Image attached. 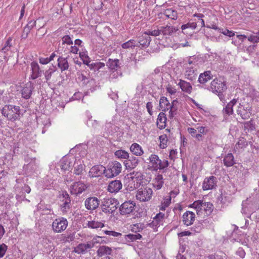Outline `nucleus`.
Masks as SVG:
<instances>
[{"label":"nucleus","mask_w":259,"mask_h":259,"mask_svg":"<svg viewBox=\"0 0 259 259\" xmlns=\"http://www.w3.org/2000/svg\"><path fill=\"white\" fill-rule=\"evenodd\" d=\"M160 147L162 149L165 148L167 147V138L166 135H163L159 136Z\"/></svg>","instance_id":"nucleus-47"},{"label":"nucleus","mask_w":259,"mask_h":259,"mask_svg":"<svg viewBox=\"0 0 259 259\" xmlns=\"http://www.w3.org/2000/svg\"><path fill=\"white\" fill-rule=\"evenodd\" d=\"M205 213L206 215H209L213 210V205L210 202H205Z\"/></svg>","instance_id":"nucleus-51"},{"label":"nucleus","mask_w":259,"mask_h":259,"mask_svg":"<svg viewBox=\"0 0 259 259\" xmlns=\"http://www.w3.org/2000/svg\"><path fill=\"white\" fill-rule=\"evenodd\" d=\"M201 62V58L198 55L188 56L183 59V66L196 68Z\"/></svg>","instance_id":"nucleus-8"},{"label":"nucleus","mask_w":259,"mask_h":259,"mask_svg":"<svg viewBox=\"0 0 259 259\" xmlns=\"http://www.w3.org/2000/svg\"><path fill=\"white\" fill-rule=\"evenodd\" d=\"M243 129L245 131L247 132H251L255 130V124L252 119L248 121H245L243 123Z\"/></svg>","instance_id":"nucleus-40"},{"label":"nucleus","mask_w":259,"mask_h":259,"mask_svg":"<svg viewBox=\"0 0 259 259\" xmlns=\"http://www.w3.org/2000/svg\"><path fill=\"white\" fill-rule=\"evenodd\" d=\"M205 202H203L202 200H201L200 204H199V208L197 209V210L196 211L197 214L198 215H201L203 211L205 212Z\"/></svg>","instance_id":"nucleus-57"},{"label":"nucleus","mask_w":259,"mask_h":259,"mask_svg":"<svg viewBox=\"0 0 259 259\" xmlns=\"http://www.w3.org/2000/svg\"><path fill=\"white\" fill-rule=\"evenodd\" d=\"M178 85L183 92L189 94H190L192 92V87L189 82L182 79H180Z\"/></svg>","instance_id":"nucleus-28"},{"label":"nucleus","mask_w":259,"mask_h":259,"mask_svg":"<svg viewBox=\"0 0 259 259\" xmlns=\"http://www.w3.org/2000/svg\"><path fill=\"white\" fill-rule=\"evenodd\" d=\"M36 25V21L34 20H32L30 21L26 26L25 27L26 28H28L29 30H31Z\"/></svg>","instance_id":"nucleus-60"},{"label":"nucleus","mask_w":259,"mask_h":259,"mask_svg":"<svg viewBox=\"0 0 259 259\" xmlns=\"http://www.w3.org/2000/svg\"><path fill=\"white\" fill-rule=\"evenodd\" d=\"M164 184L163 177L161 175H158L153 180V187L156 190L160 189Z\"/></svg>","instance_id":"nucleus-32"},{"label":"nucleus","mask_w":259,"mask_h":259,"mask_svg":"<svg viewBox=\"0 0 259 259\" xmlns=\"http://www.w3.org/2000/svg\"><path fill=\"white\" fill-rule=\"evenodd\" d=\"M185 70V76L186 78L192 81L196 78L197 70L196 68L183 66Z\"/></svg>","instance_id":"nucleus-25"},{"label":"nucleus","mask_w":259,"mask_h":259,"mask_svg":"<svg viewBox=\"0 0 259 259\" xmlns=\"http://www.w3.org/2000/svg\"><path fill=\"white\" fill-rule=\"evenodd\" d=\"M105 167L101 165L93 166L90 170V175L92 177H98L104 174L105 175Z\"/></svg>","instance_id":"nucleus-17"},{"label":"nucleus","mask_w":259,"mask_h":259,"mask_svg":"<svg viewBox=\"0 0 259 259\" xmlns=\"http://www.w3.org/2000/svg\"><path fill=\"white\" fill-rule=\"evenodd\" d=\"M153 169L157 170V169H163L168 166V163H151Z\"/></svg>","instance_id":"nucleus-49"},{"label":"nucleus","mask_w":259,"mask_h":259,"mask_svg":"<svg viewBox=\"0 0 259 259\" xmlns=\"http://www.w3.org/2000/svg\"><path fill=\"white\" fill-rule=\"evenodd\" d=\"M89 242L91 244V245H93V248L96 244L105 243L106 242H105V241L102 239L101 237L99 236H96L94 237L91 241H89Z\"/></svg>","instance_id":"nucleus-46"},{"label":"nucleus","mask_w":259,"mask_h":259,"mask_svg":"<svg viewBox=\"0 0 259 259\" xmlns=\"http://www.w3.org/2000/svg\"><path fill=\"white\" fill-rule=\"evenodd\" d=\"M131 151L135 155H141L143 153L141 147L137 143L133 144L130 147Z\"/></svg>","instance_id":"nucleus-35"},{"label":"nucleus","mask_w":259,"mask_h":259,"mask_svg":"<svg viewBox=\"0 0 259 259\" xmlns=\"http://www.w3.org/2000/svg\"><path fill=\"white\" fill-rule=\"evenodd\" d=\"M226 254L222 251H219L208 256V259H224L226 257Z\"/></svg>","instance_id":"nucleus-44"},{"label":"nucleus","mask_w":259,"mask_h":259,"mask_svg":"<svg viewBox=\"0 0 259 259\" xmlns=\"http://www.w3.org/2000/svg\"><path fill=\"white\" fill-rule=\"evenodd\" d=\"M143 175L140 171H134L127 174L124 178V187L129 191L138 188L143 183Z\"/></svg>","instance_id":"nucleus-1"},{"label":"nucleus","mask_w":259,"mask_h":259,"mask_svg":"<svg viewBox=\"0 0 259 259\" xmlns=\"http://www.w3.org/2000/svg\"><path fill=\"white\" fill-rule=\"evenodd\" d=\"M63 203L61 205V210L63 212H66L71 208V200L69 194L66 192H62Z\"/></svg>","instance_id":"nucleus-13"},{"label":"nucleus","mask_w":259,"mask_h":259,"mask_svg":"<svg viewBox=\"0 0 259 259\" xmlns=\"http://www.w3.org/2000/svg\"><path fill=\"white\" fill-rule=\"evenodd\" d=\"M71 193L74 194H78L84 191L87 187L85 184L81 182L74 183L71 186Z\"/></svg>","instance_id":"nucleus-16"},{"label":"nucleus","mask_w":259,"mask_h":259,"mask_svg":"<svg viewBox=\"0 0 259 259\" xmlns=\"http://www.w3.org/2000/svg\"><path fill=\"white\" fill-rule=\"evenodd\" d=\"M234 156L232 153H229L225 156L224 162H233Z\"/></svg>","instance_id":"nucleus-64"},{"label":"nucleus","mask_w":259,"mask_h":259,"mask_svg":"<svg viewBox=\"0 0 259 259\" xmlns=\"http://www.w3.org/2000/svg\"><path fill=\"white\" fill-rule=\"evenodd\" d=\"M226 89V84L224 82L217 78L213 79L211 82L209 90L213 93H221Z\"/></svg>","instance_id":"nucleus-10"},{"label":"nucleus","mask_w":259,"mask_h":259,"mask_svg":"<svg viewBox=\"0 0 259 259\" xmlns=\"http://www.w3.org/2000/svg\"><path fill=\"white\" fill-rule=\"evenodd\" d=\"M2 113L9 120L14 121L20 118V107L13 105H6L2 110Z\"/></svg>","instance_id":"nucleus-2"},{"label":"nucleus","mask_w":259,"mask_h":259,"mask_svg":"<svg viewBox=\"0 0 259 259\" xmlns=\"http://www.w3.org/2000/svg\"><path fill=\"white\" fill-rule=\"evenodd\" d=\"M62 45L67 44L68 45H73V40L71 37L68 35H66L62 37Z\"/></svg>","instance_id":"nucleus-52"},{"label":"nucleus","mask_w":259,"mask_h":259,"mask_svg":"<svg viewBox=\"0 0 259 259\" xmlns=\"http://www.w3.org/2000/svg\"><path fill=\"white\" fill-rule=\"evenodd\" d=\"M87 226L91 229L102 228L104 227V224L101 222L93 220L89 221L87 223Z\"/></svg>","instance_id":"nucleus-38"},{"label":"nucleus","mask_w":259,"mask_h":259,"mask_svg":"<svg viewBox=\"0 0 259 259\" xmlns=\"http://www.w3.org/2000/svg\"><path fill=\"white\" fill-rule=\"evenodd\" d=\"M105 234L106 235H108L110 236H114V237H118L121 235V233L116 232L112 231H104Z\"/></svg>","instance_id":"nucleus-61"},{"label":"nucleus","mask_w":259,"mask_h":259,"mask_svg":"<svg viewBox=\"0 0 259 259\" xmlns=\"http://www.w3.org/2000/svg\"><path fill=\"white\" fill-rule=\"evenodd\" d=\"M165 16L173 20H176L178 18V14L177 11L172 9H167L165 12Z\"/></svg>","instance_id":"nucleus-43"},{"label":"nucleus","mask_w":259,"mask_h":259,"mask_svg":"<svg viewBox=\"0 0 259 259\" xmlns=\"http://www.w3.org/2000/svg\"><path fill=\"white\" fill-rule=\"evenodd\" d=\"M166 117L165 114L163 112H160L157 119L156 124L159 128L163 129L166 126Z\"/></svg>","instance_id":"nucleus-30"},{"label":"nucleus","mask_w":259,"mask_h":259,"mask_svg":"<svg viewBox=\"0 0 259 259\" xmlns=\"http://www.w3.org/2000/svg\"><path fill=\"white\" fill-rule=\"evenodd\" d=\"M57 70L56 66L52 65L49 68L44 72V75L46 81L50 80L52 74Z\"/></svg>","instance_id":"nucleus-36"},{"label":"nucleus","mask_w":259,"mask_h":259,"mask_svg":"<svg viewBox=\"0 0 259 259\" xmlns=\"http://www.w3.org/2000/svg\"><path fill=\"white\" fill-rule=\"evenodd\" d=\"M216 180L217 178L214 176L205 178L203 183V189L208 190L213 189L216 184Z\"/></svg>","instance_id":"nucleus-19"},{"label":"nucleus","mask_w":259,"mask_h":259,"mask_svg":"<svg viewBox=\"0 0 259 259\" xmlns=\"http://www.w3.org/2000/svg\"><path fill=\"white\" fill-rule=\"evenodd\" d=\"M151 41V38L150 36L146 34H142L138 37L137 43L141 48H147Z\"/></svg>","instance_id":"nucleus-21"},{"label":"nucleus","mask_w":259,"mask_h":259,"mask_svg":"<svg viewBox=\"0 0 259 259\" xmlns=\"http://www.w3.org/2000/svg\"><path fill=\"white\" fill-rule=\"evenodd\" d=\"M236 254L241 258H243L245 256V252L242 248L239 247L236 251Z\"/></svg>","instance_id":"nucleus-62"},{"label":"nucleus","mask_w":259,"mask_h":259,"mask_svg":"<svg viewBox=\"0 0 259 259\" xmlns=\"http://www.w3.org/2000/svg\"><path fill=\"white\" fill-rule=\"evenodd\" d=\"M112 252V248L106 245H101L99 247L97 250V255L99 257H103L111 255Z\"/></svg>","instance_id":"nucleus-24"},{"label":"nucleus","mask_w":259,"mask_h":259,"mask_svg":"<svg viewBox=\"0 0 259 259\" xmlns=\"http://www.w3.org/2000/svg\"><path fill=\"white\" fill-rule=\"evenodd\" d=\"M115 155L119 158L122 159H126L128 157V153L124 150H119L115 152Z\"/></svg>","instance_id":"nucleus-45"},{"label":"nucleus","mask_w":259,"mask_h":259,"mask_svg":"<svg viewBox=\"0 0 259 259\" xmlns=\"http://www.w3.org/2000/svg\"><path fill=\"white\" fill-rule=\"evenodd\" d=\"M88 66L91 69L96 71L99 70L101 68L105 66V64L102 62L90 63L88 64Z\"/></svg>","instance_id":"nucleus-42"},{"label":"nucleus","mask_w":259,"mask_h":259,"mask_svg":"<svg viewBox=\"0 0 259 259\" xmlns=\"http://www.w3.org/2000/svg\"><path fill=\"white\" fill-rule=\"evenodd\" d=\"M148 227H149V226L147 225V224L137 223L132 226L131 230L133 232L138 233L142 231L143 229Z\"/></svg>","instance_id":"nucleus-39"},{"label":"nucleus","mask_w":259,"mask_h":259,"mask_svg":"<svg viewBox=\"0 0 259 259\" xmlns=\"http://www.w3.org/2000/svg\"><path fill=\"white\" fill-rule=\"evenodd\" d=\"M33 88V85L31 82H29L25 84L21 90L22 97L25 99H29Z\"/></svg>","instance_id":"nucleus-23"},{"label":"nucleus","mask_w":259,"mask_h":259,"mask_svg":"<svg viewBox=\"0 0 259 259\" xmlns=\"http://www.w3.org/2000/svg\"><path fill=\"white\" fill-rule=\"evenodd\" d=\"M79 57L82 60L83 64L88 65L90 63V58L85 52H79Z\"/></svg>","instance_id":"nucleus-50"},{"label":"nucleus","mask_w":259,"mask_h":259,"mask_svg":"<svg viewBox=\"0 0 259 259\" xmlns=\"http://www.w3.org/2000/svg\"><path fill=\"white\" fill-rule=\"evenodd\" d=\"M118 204V201L115 198H104L101 205V208L105 213H112L117 209Z\"/></svg>","instance_id":"nucleus-3"},{"label":"nucleus","mask_w":259,"mask_h":259,"mask_svg":"<svg viewBox=\"0 0 259 259\" xmlns=\"http://www.w3.org/2000/svg\"><path fill=\"white\" fill-rule=\"evenodd\" d=\"M121 47L123 49H134L135 47H140L137 41L134 39H130L128 41L123 43Z\"/></svg>","instance_id":"nucleus-37"},{"label":"nucleus","mask_w":259,"mask_h":259,"mask_svg":"<svg viewBox=\"0 0 259 259\" xmlns=\"http://www.w3.org/2000/svg\"><path fill=\"white\" fill-rule=\"evenodd\" d=\"M171 202V197L164 199L163 201L161 202V205L159 206V209L161 210H164L165 208L169 206Z\"/></svg>","instance_id":"nucleus-48"},{"label":"nucleus","mask_w":259,"mask_h":259,"mask_svg":"<svg viewBox=\"0 0 259 259\" xmlns=\"http://www.w3.org/2000/svg\"><path fill=\"white\" fill-rule=\"evenodd\" d=\"M197 27V24L196 22H189L186 24H183L181 26V29L182 30H185L187 28H191L192 29H194Z\"/></svg>","instance_id":"nucleus-53"},{"label":"nucleus","mask_w":259,"mask_h":259,"mask_svg":"<svg viewBox=\"0 0 259 259\" xmlns=\"http://www.w3.org/2000/svg\"><path fill=\"white\" fill-rule=\"evenodd\" d=\"M127 239L133 241H136L138 239H140L142 238V235L140 234H128L127 235Z\"/></svg>","instance_id":"nucleus-55"},{"label":"nucleus","mask_w":259,"mask_h":259,"mask_svg":"<svg viewBox=\"0 0 259 259\" xmlns=\"http://www.w3.org/2000/svg\"><path fill=\"white\" fill-rule=\"evenodd\" d=\"M8 246L3 243L2 244H0V258L3 257L6 253V252L7 250Z\"/></svg>","instance_id":"nucleus-58"},{"label":"nucleus","mask_w":259,"mask_h":259,"mask_svg":"<svg viewBox=\"0 0 259 259\" xmlns=\"http://www.w3.org/2000/svg\"><path fill=\"white\" fill-rule=\"evenodd\" d=\"M166 217L164 213L159 212L153 218V221L147 225L152 228L154 231H157V228L164 225Z\"/></svg>","instance_id":"nucleus-7"},{"label":"nucleus","mask_w":259,"mask_h":259,"mask_svg":"<svg viewBox=\"0 0 259 259\" xmlns=\"http://www.w3.org/2000/svg\"><path fill=\"white\" fill-rule=\"evenodd\" d=\"M212 78V74L210 71H205L200 73L198 78V81L200 84H204Z\"/></svg>","instance_id":"nucleus-27"},{"label":"nucleus","mask_w":259,"mask_h":259,"mask_svg":"<svg viewBox=\"0 0 259 259\" xmlns=\"http://www.w3.org/2000/svg\"><path fill=\"white\" fill-rule=\"evenodd\" d=\"M178 30V28L173 26L168 25L165 27H161L159 29V31H161V33L164 35H172Z\"/></svg>","instance_id":"nucleus-26"},{"label":"nucleus","mask_w":259,"mask_h":259,"mask_svg":"<svg viewBox=\"0 0 259 259\" xmlns=\"http://www.w3.org/2000/svg\"><path fill=\"white\" fill-rule=\"evenodd\" d=\"M178 101L177 99L174 100L171 102V105L170 104L169 109V116L170 117H173L177 113V111L178 110V107L177 104H178Z\"/></svg>","instance_id":"nucleus-41"},{"label":"nucleus","mask_w":259,"mask_h":259,"mask_svg":"<svg viewBox=\"0 0 259 259\" xmlns=\"http://www.w3.org/2000/svg\"><path fill=\"white\" fill-rule=\"evenodd\" d=\"M83 170V165L82 164H77L74 166V174L79 175L81 174Z\"/></svg>","instance_id":"nucleus-56"},{"label":"nucleus","mask_w":259,"mask_h":259,"mask_svg":"<svg viewBox=\"0 0 259 259\" xmlns=\"http://www.w3.org/2000/svg\"><path fill=\"white\" fill-rule=\"evenodd\" d=\"M80 146H76L74 147L73 148L71 149L70 150L69 153L66 156H65L63 158V162H65L66 161H69V162H72L73 161L74 162L75 158H74V152L76 151L77 149H79Z\"/></svg>","instance_id":"nucleus-33"},{"label":"nucleus","mask_w":259,"mask_h":259,"mask_svg":"<svg viewBox=\"0 0 259 259\" xmlns=\"http://www.w3.org/2000/svg\"><path fill=\"white\" fill-rule=\"evenodd\" d=\"M152 194L151 188L147 186H142L137 190L136 198L141 202L148 201L151 199Z\"/></svg>","instance_id":"nucleus-4"},{"label":"nucleus","mask_w":259,"mask_h":259,"mask_svg":"<svg viewBox=\"0 0 259 259\" xmlns=\"http://www.w3.org/2000/svg\"><path fill=\"white\" fill-rule=\"evenodd\" d=\"M58 67L60 69L61 72L67 70L69 68V64L67 58L59 57L57 60Z\"/></svg>","instance_id":"nucleus-29"},{"label":"nucleus","mask_w":259,"mask_h":259,"mask_svg":"<svg viewBox=\"0 0 259 259\" xmlns=\"http://www.w3.org/2000/svg\"><path fill=\"white\" fill-rule=\"evenodd\" d=\"M107 168H105V176L108 178H111L117 176L121 170V165L120 163H112Z\"/></svg>","instance_id":"nucleus-9"},{"label":"nucleus","mask_w":259,"mask_h":259,"mask_svg":"<svg viewBox=\"0 0 259 259\" xmlns=\"http://www.w3.org/2000/svg\"><path fill=\"white\" fill-rule=\"evenodd\" d=\"M30 66L32 71V74L31 75V79H35L41 76L42 71L40 69L38 63L33 61L31 63Z\"/></svg>","instance_id":"nucleus-18"},{"label":"nucleus","mask_w":259,"mask_h":259,"mask_svg":"<svg viewBox=\"0 0 259 259\" xmlns=\"http://www.w3.org/2000/svg\"><path fill=\"white\" fill-rule=\"evenodd\" d=\"M135 207V203L133 201H125L119 207L120 213L122 215L130 214L134 210Z\"/></svg>","instance_id":"nucleus-11"},{"label":"nucleus","mask_w":259,"mask_h":259,"mask_svg":"<svg viewBox=\"0 0 259 259\" xmlns=\"http://www.w3.org/2000/svg\"><path fill=\"white\" fill-rule=\"evenodd\" d=\"M68 222L66 219L61 217L56 219L52 224V228L55 233H61L68 226Z\"/></svg>","instance_id":"nucleus-6"},{"label":"nucleus","mask_w":259,"mask_h":259,"mask_svg":"<svg viewBox=\"0 0 259 259\" xmlns=\"http://www.w3.org/2000/svg\"><path fill=\"white\" fill-rule=\"evenodd\" d=\"M122 185L120 181L114 180L110 182L107 190L110 193H117L121 189Z\"/></svg>","instance_id":"nucleus-20"},{"label":"nucleus","mask_w":259,"mask_h":259,"mask_svg":"<svg viewBox=\"0 0 259 259\" xmlns=\"http://www.w3.org/2000/svg\"><path fill=\"white\" fill-rule=\"evenodd\" d=\"M93 248L89 242L87 243H80L74 248V251L77 254H84Z\"/></svg>","instance_id":"nucleus-14"},{"label":"nucleus","mask_w":259,"mask_h":259,"mask_svg":"<svg viewBox=\"0 0 259 259\" xmlns=\"http://www.w3.org/2000/svg\"><path fill=\"white\" fill-rule=\"evenodd\" d=\"M100 201L96 197H90L84 201V205L85 208L90 210H93L98 207Z\"/></svg>","instance_id":"nucleus-12"},{"label":"nucleus","mask_w":259,"mask_h":259,"mask_svg":"<svg viewBox=\"0 0 259 259\" xmlns=\"http://www.w3.org/2000/svg\"><path fill=\"white\" fill-rule=\"evenodd\" d=\"M237 145L239 148H244L248 146V142L244 138H241L237 142Z\"/></svg>","instance_id":"nucleus-54"},{"label":"nucleus","mask_w":259,"mask_h":259,"mask_svg":"<svg viewBox=\"0 0 259 259\" xmlns=\"http://www.w3.org/2000/svg\"><path fill=\"white\" fill-rule=\"evenodd\" d=\"M195 214L194 212L187 211L183 215V221L186 226L192 225L195 221Z\"/></svg>","instance_id":"nucleus-22"},{"label":"nucleus","mask_w":259,"mask_h":259,"mask_svg":"<svg viewBox=\"0 0 259 259\" xmlns=\"http://www.w3.org/2000/svg\"><path fill=\"white\" fill-rule=\"evenodd\" d=\"M248 40L252 43H257L259 42V36L250 35L248 37Z\"/></svg>","instance_id":"nucleus-59"},{"label":"nucleus","mask_w":259,"mask_h":259,"mask_svg":"<svg viewBox=\"0 0 259 259\" xmlns=\"http://www.w3.org/2000/svg\"><path fill=\"white\" fill-rule=\"evenodd\" d=\"M107 66L108 68L113 71L117 70L118 68H120L119 61L118 59H109L107 63Z\"/></svg>","instance_id":"nucleus-31"},{"label":"nucleus","mask_w":259,"mask_h":259,"mask_svg":"<svg viewBox=\"0 0 259 259\" xmlns=\"http://www.w3.org/2000/svg\"><path fill=\"white\" fill-rule=\"evenodd\" d=\"M237 101V100L235 99L232 100L223 108L222 112L225 118L233 114L234 111L233 108L236 104Z\"/></svg>","instance_id":"nucleus-15"},{"label":"nucleus","mask_w":259,"mask_h":259,"mask_svg":"<svg viewBox=\"0 0 259 259\" xmlns=\"http://www.w3.org/2000/svg\"><path fill=\"white\" fill-rule=\"evenodd\" d=\"M160 107L163 109L162 111H166L169 109L170 103L165 97H161L159 100Z\"/></svg>","instance_id":"nucleus-34"},{"label":"nucleus","mask_w":259,"mask_h":259,"mask_svg":"<svg viewBox=\"0 0 259 259\" xmlns=\"http://www.w3.org/2000/svg\"><path fill=\"white\" fill-rule=\"evenodd\" d=\"M252 110L250 105L246 102H242L239 103L236 111L238 115H240L243 119H247L250 118Z\"/></svg>","instance_id":"nucleus-5"},{"label":"nucleus","mask_w":259,"mask_h":259,"mask_svg":"<svg viewBox=\"0 0 259 259\" xmlns=\"http://www.w3.org/2000/svg\"><path fill=\"white\" fill-rule=\"evenodd\" d=\"M257 45H251L247 47V48L246 50V51L247 53L249 54H251L254 53L255 51V49L256 48Z\"/></svg>","instance_id":"nucleus-63"}]
</instances>
